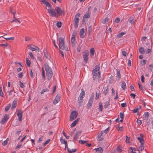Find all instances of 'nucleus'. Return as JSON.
<instances>
[{
    "instance_id": "obj_30",
    "label": "nucleus",
    "mask_w": 153,
    "mask_h": 153,
    "mask_svg": "<svg viewBox=\"0 0 153 153\" xmlns=\"http://www.w3.org/2000/svg\"><path fill=\"white\" fill-rule=\"evenodd\" d=\"M71 42L72 46H74L76 44V39H71Z\"/></svg>"
},
{
    "instance_id": "obj_62",
    "label": "nucleus",
    "mask_w": 153,
    "mask_h": 153,
    "mask_svg": "<svg viewBox=\"0 0 153 153\" xmlns=\"http://www.w3.org/2000/svg\"><path fill=\"white\" fill-rule=\"evenodd\" d=\"M23 76V73L22 72L18 74V77L19 78H22Z\"/></svg>"
},
{
    "instance_id": "obj_36",
    "label": "nucleus",
    "mask_w": 153,
    "mask_h": 153,
    "mask_svg": "<svg viewBox=\"0 0 153 153\" xmlns=\"http://www.w3.org/2000/svg\"><path fill=\"white\" fill-rule=\"evenodd\" d=\"M100 69V66L99 65H96L95 67L94 70L97 71L98 72L100 71H99Z\"/></svg>"
},
{
    "instance_id": "obj_51",
    "label": "nucleus",
    "mask_w": 153,
    "mask_h": 153,
    "mask_svg": "<svg viewBox=\"0 0 153 153\" xmlns=\"http://www.w3.org/2000/svg\"><path fill=\"white\" fill-rule=\"evenodd\" d=\"M46 6V8H47V7H48V8H51V5L48 2H47L46 4H45Z\"/></svg>"
},
{
    "instance_id": "obj_31",
    "label": "nucleus",
    "mask_w": 153,
    "mask_h": 153,
    "mask_svg": "<svg viewBox=\"0 0 153 153\" xmlns=\"http://www.w3.org/2000/svg\"><path fill=\"white\" fill-rule=\"evenodd\" d=\"M141 108V106H140L139 107H138L134 109L133 110V112L134 113H136V112H137Z\"/></svg>"
},
{
    "instance_id": "obj_63",
    "label": "nucleus",
    "mask_w": 153,
    "mask_h": 153,
    "mask_svg": "<svg viewBox=\"0 0 153 153\" xmlns=\"http://www.w3.org/2000/svg\"><path fill=\"white\" fill-rule=\"evenodd\" d=\"M56 86L55 85L53 88V91H52V95H53L54 93L56 91Z\"/></svg>"
},
{
    "instance_id": "obj_60",
    "label": "nucleus",
    "mask_w": 153,
    "mask_h": 153,
    "mask_svg": "<svg viewBox=\"0 0 153 153\" xmlns=\"http://www.w3.org/2000/svg\"><path fill=\"white\" fill-rule=\"evenodd\" d=\"M40 2L45 5L48 2L46 0H40Z\"/></svg>"
},
{
    "instance_id": "obj_40",
    "label": "nucleus",
    "mask_w": 153,
    "mask_h": 153,
    "mask_svg": "<svg viewBox=\"0 0 153 153\" xmlns=\"http://www.w3.org/2000/svg\"><path fill=\"white\" fill-rule=\"evenodd\" d=\"M103 108V106L102 105V104L101 102H100L99 103V109L100 111H102V110Z\"/></svg>"
},
{
    "instance_id": "obj_11",
    "label": "nucleus",
    "mask_w": 153,
    "mask_h": 153,
    "mask_svg": "<svg viewBox=\"0 0 153 153\" xmlns=\"http://www.w3.org/2000/svg\"><path fill=\"white\" fill-rule=\"evenodd\" d=\"M82 131L80 130L77 132L74 135V138L73 141L74 142L76 141L78 137L80 136L82 133Z\"/></svg>"
},
{
    "instance_id": "obj_24",
    "label": "nucleus",
    "mask_w": 153,
    "mask_h": 153,
    "mask_svg": "<svg viewBox=\"0 0 153 153\" xmlns=\"http://www.w3.org/2000/svg\"><path fill=\"white\" fill-rule=\"evenodd\" d=\"M104 89V90L103 91V93L105 95H106L107 94L108 91V86L105 87Z\"/></svg>"
},
{
    "instance_id": "obj_43",
    "label": "nucleus",
    "mask_w": 153,
    "mask_h": 153,
    "mask_svg": "<svg viewBox=\"0 0 153 153\" xmlns=\"http://www.w3.org/2000/svg\"><path fill=\"white\" fill-rule=\"evenodd\" d=\"M76 37V32L74 31L72 34V36L71 38H75Z\"/></svg>"
},
{
    "instance_id": "obj_47",
    "label": "nucleus",
    "mask_w": 153,
    "mask_h": 153,
    "mask_svg": "<svg viewBox=\"0 0 153 153\" xmlns=\"http://www.w3.org/2000/svg\"><path fill=\"white\" fill-rule=\"evenodd\" d=\"M42 76L44 78V79L45 78V72L44 69L42 68Z\"/></svg>"
},
{
    "instance_id": "obj_49",
    "label": "nucleus",
    "mask_w": 153,
    "mask_h": 153,
    "mask_svg": "<svg viewBox=\"0 0 153 153\" xmlns=\"http://www.w3.org/2000/svg\"><path fill=\"white\" fill-rule=\"evenodd\" d=\"M92 104L88 102L87 105V108L88 109H89L91 108V107Z\"/></svg>"
},
{
    "instance_id": "obj_16",
    "label": "nucleus",
    "mask_w": 153,
    "mask_h": 153,
    "mask_svg": "<svg viewBox=\"0 0 153 153\" xmlns=\"http://www.w3.org/2000/svg\"><path fill=\"white\" fill-rule=\"evenodd\" d=\"M85 29L84 28L81 29L80 31V35L81 38L84 37V34L85 32Z\"/></svg>"
},
{
    "instance_id": "obj_4",
    "label": "nucleus",
    "mask_w": 153,
    "mask_h": 153,
    "mask_svg": "<svg viewBox=\"0 0 153 153\" xmlns=\"http://www.w3.org/2000/svg\"><path fill=\"white\" fill-rule=\"evenodd\" d=\"M55 10L56 13V17H58L59 16L61 15H64L65 13L64 10H62L58 7H56L55 8Z\"/></svg>"
},
{
    "instance_id": "obj_61",
    "label": "nucleus",
    "mask_w": 153,
    "mask_h": 153,
    "mask_svg": "<svg viewBox=\"0 0 153 153\" xmlns=\"http://www.w3.org/2000/svg\"><path fill=\"white\" fill-rule=\"evenodd\" d=\"M62 25V23L61 22H58L56 23V26L58 27H60Z\"/></svg>"
},
{
    "instance_id": "obj_56",
    "label": "nucleus",
    "mask_w": 153,
    "mask_h": 153,
    "mask_svg": "<svg viewBox=\"0 0 153 153\" xmlns=\"http://www.w3.org/2000/svg\"><path fill=\"white\" fill-rule=\"evenodd\" d=\"M98 71H97L93 69L92 71V74L93 75H97V72Z\"/></svg>"
},
{
    "instance_id": "obj_48",
    "label": "nucleus",
    "mask_w": 153,
    "mask_h": 153,
    "mask_svg": "<svg viewBox=\"0 0 153 153\" xmlns=\"http://www.w3.org/2000/svg\"><path fill=\"white\" fill-rule=\"evenodd\" d=\"M100 93L99 92H96V97L95 99L96 100H97L99 97Z\"/></svg>"
},
{
    "instance_id": "obj_21",
    "label": "nucleus",
    "mask_w": 153,
    "mask_h": 153,
    "mask_svg": "<svg viewBox=\"0 0 153 153\" xmlns=\"http://www.w3.org/2000/svg\"><path fill=\"white\" fill-rule=\"evenodd\" d=\"M121 87L123 90H125L126 88V84L125 82L123 81L122 82L121 84Z\"/></svg>"
},
{
    "instance_id": "obj_59",
    "label": "nucleus",
    "mask_w": 153,
    "mask_h": 153,
    "mask_svg": "<svg viewBox=\"0 0 153 153\" xmlns=\"http://www.w3.org/2000/svg\"><path fill=\"white\" fill-rule=\"evenodd\" d=\"M60 141L62 144H64L65 143V142L66 143L67 142L66 140H65L64 139H62V138L60 139Z\"/></svg>"
},
{
    "instance_id": "obj_5",
    "label": "nucleus",
    "mask_w": 153,
    "mask_h": 153,
    "mask_svg": "<svg viewBox=\"0 0 153 153\" xmlns=\"http://www.w3.org/2000/svg\"><path fill=\"white\" fill-rule=\"evenodd\" d=\"M46 8L48 12L51 16L56 17V13L55 9L54 10L53 9L51 8H47L46 7Z\"/></svg>"
},
{
    "instance_id": "obj_17",
    "label": "nucleus",
    "mask_w": 153,
    "mask_h": 153,
    "mask_svg": "<svg viewBox=\"0 0 153 153\" xmlns=\"http://www.w3.org/2000/svg\"><path fill=\"white\" fill-rule=\"evenodd\" d=\"M79 118H77L76 120L74 121L71 124V127L72 128L75 126L79 122Z\"/></svg>"
},
{
    "instance_id": "obj_8",
    "label": "nucleus",
    "mask_w": 153,
    "mask_h": 153,
    "mask_svg": "<svg viewBox=\"0 0 153 153\" xmlns=\"http://www.w3.org/2000/svg\"><path fill=\"white\" fill-rule=\"evenodd\" d=\"M117 81H119L121 78V74L120 71L119 69H116V76Z\"/></svg>"
},
{
    "instance_id": "obj_18",
    "label": "nucleus",
    "mask_w": 153,
    "mask_h": 153,
    "mask_svg": "<svg viewBox=\"0 0 153 153\" xmlns=\"http://www.w3.org/2000/svg\"><path fill=\"white\" fill-rule=\"evenodd\" d=\"M143 116V119L145 120H147L149 116V113L147 112H145Z\"/></svg>"
},
{
    "instance_id": "obj_57",
    "label": "nucleus",
    "mask_w": 153,
    "mask_h": 153,
    "mask_svg": "<svg viewBox=\"0 0 153 153\" xmlns=\"http://www.w3.org/2000/svg\"><path fill=\"white\" fill-rule=\"evenodd\" d=\"M137 122L138 125L140 126L142 124V121L141 120L137 119Z\"/></svg>"
},
{
    "instance_id": "obj_25",
    "label": "nucleus",
    "mask_w": 153,
    "mask_h": 153,
    "mask_svg": "<svg viewBox=\"0 0 153 153\" xmlns=\"http://www.w3.org/2000/svg\"><path fill=\"white\" fill-rule=\"evenodd\" d=\"M95 50L93 48H91L90 50V54L91 56H93L94 55Z\"/></svg>"
},
{
    "instance_id": "obj_2",
    "label": "nucleus",
    "mask_w": 153,
    "mask_h": 153,
    "mask_svg": "<svg viewBox=\"0 0 153 153\" xmlns=\"http://www.w3.org/2000/svg\"><path fill=\"white\" fill-rule=\"evenodd\" d=\"M59 46L60 49L65 50L67 51H68L67 46H65L64 39H59Z\"/></svg>"
},
{
    "instance_id": "obj_33",
    "label": "nucleus",
    "mask_w": 153,
    "mask_h": 153,
    "mask_svg": "<svg viewBox=\"0 0 153 153\" xmlns=\"http://www.w3.org/2000/svg\"><path fill=\"white\" fill-rule=\"evenodd\" d=\"M11 107V104H8L5 108V111L7 112L8 111Z\"/></svg>"
},
{
    "instance_id": "obj_52",
    "label": "nucleus",
    "mask_w": 153,
    "mask_h": 153,
    "mask_svg": "<svg viewBox=\"0 0 153 153\" xmlns=\"http://www.w3.org/2000/svg\"><path fill=\"white\" fill-rule=\"evenodd\" d=\"M108 20V19L107 17L105 18L102 21L103 23L105 24L107 22Z\"/></svg>"
},
{
    "instance_id": "obj_45",
    "label": "nucleus",
    "mask_w": 153,
    "mask_h": 153,
    "mask_svg": "<svg viewBox=\"0 0 153 153\" xmlns=\"http://www.w3.org/2000/svg\"><path fill=\"white\" fill-rule=\"evenodd\" d=\"M8 45V43H6L5 44H0V46L3 48H5L6 47H7Z\"/></svg>"
},
{
    "instance_id": "obj_7",
    "label": "nucleus",
    "mask_w": 153,
    "mask_h": 153,
    "mask_svg": "<svg viewBox=\"0 0 153 153\" xmlns=\"http://www.w3.org/2000/svg\"><path fill=\"white\" fill-rule=\"evenodd\" d=\"M88 54L89 53L88 51L84 52L83 53V58L85 63H87L88 61Z\"/></svg>"
},
{
    "instance_id": "obj_64",
    "label": "nucleus",
    "mask_w": 153,
    "mask_h": 153,
    "mask_svg": "<svg viewBox=\"0 0 153 153\" xmlns=\"http://www.w3.org/2000/svg\"><path fill=\"white\" fill-rule=\"evenodd\" d=\"M103 139V138L102 137H97V140L98 141H101Z\"/></svg>"
},
{
    "instance_id": "obj_27",
    "label": "nucleus",
    "mask_w": 153,
    "mask_h": 153,
    "mask_svg": "<svg viewBox=\"0 0 153 153\" xmlns=\"http://www.w3.org/2000/svg\"><path fill=\"white\" fill-rule=\"evenodd\" d=\"M120 117L121 119L120 120V122H122L123 120L124 115L122 112H120Z\"/></svg>"
},
{
    "instance_id": "obj_6",
    "label": "nucleus",
    "mask_w": 153,
    "mask_h": 153,
    "mask_svg": "<svg viewBox=\"0 0 153 153\" xmlns=\"http://www.w3.org/2000/svg\"><path fill=\"white\" fill-rule=\"evenodd\" d=\"M78 115L77 112L76 111H73L71 113L70 116V121H72L75 119Z\"/></svg>"
},
{
    "instance_id": "obj_34",
    "label": "nucleus",
    "mask_w": 153,
    "mask_h": 153,
    "mask_svg": "<svg viewBox=\"0 0 153 153\" xmlns=\"http://www.w3.org/2000/svg\"><path fill=\"white\" fill-rule=\"evenodd\" d=\"M138 84L139 85V89L140 90H141L143 93L144 92L145 89L144 88V87L143 86L141 85L139 83H138Z\"/></svg>"
},
{
    "instance_id": "obj_3",
    "label": "nucleus",
    "mask_w": 153,
    "mask_h": 153,
    "mask_svg": "<svg viewBox=\"0 0 153 153\" xmlns=\"http://www.w3.org/2000/svg\"><path fill=\"white\" fill-rule=\"evenodd\" d=\"M80 17V14L77 13L75 16L74 19V26L75 28H76L78 27V23L79 22V17Z\"/></svg>"
},
{
    "instance_id": "obj_46",
    "label": "nucleus",
    "mask_w": 153,
    "mask_h": 153,
    "mask_svg": "<svg viewBox=\"0 0 153 153\" xmlns=\"http://www.w3.org/2000/svg\"><path fill=\"white\" fill-rule=\"evenodd\" d=\"M27 47L29 49L32 51H34L35 50V48L32 47L30 45H27Z\"/></svg>"
},
{
    "instance_id": "obj_39",
    "label": "nucleus",
    "mask_w": 153,
    "mask_h": 153,
    "mask_svg": "<svg viewBox=\"0 0 153 153\" xmlns=\"http://www.w3.org/2000/svg\"><path fill=\"white\" fill-rule=\"evenodd\" d=\"M44 56L47 59H49V58L48 57V55L47 53V51L45 50H44Z\"/></svg>"
},
{
    "instance_id": "obj_38",
    "label": "nucleus",
    "mask_w": 153,
    "mask_h": 153,
    "mask_svg": "<svg viewBox=\"0 0 153 153\" xmlns=\"http://www.w3.org/2000/svg\"><path fill=\"white\" fill-rule=\"evenodd\" d=\"M139 52L142 54H143L144 53V48L142 47H140L139 49Z\"/></svg>"
},
{
    "instance_id": "obj_37",
    "label": "nucleus",
    "mask_w": 153,
    "mask_h": 153,
    "mask_svg": "<svg viewBox=\"0 0 153 153\" xmlns=\"http://www.w3.org/2000/svg\"><path fill=\"white\" fill-rule=\"evenodd\" d=\"M98 75L97 76L98 81L100 82V81L101 80V77L100 76V71L98 72Z\"/></svg>"
},
{
    "instance_id": "obj_54",
    "label": "nucleus",
    "mask_w": 153,
    "mask_h": 153,
    "mask_svg": "<svg viewBox=\"0 0 153 153\" xmlns=\"http://www.w3.org/2000/svg\"><path fill=\"white\" fill-rule=\"evenodd\" d=\"M149 70L150 71V72H151L153 69V64H152L150 65L149 66Z\"/></svg>"
},
{
    "instance_id": "obj_23",
    "label": "nucleus",
    "mask_w": 153,
    "mask_h": 153,
    "mask_svg": "<svg viewBox=\"0 0 153 153\" xmlns=\"http://www.w3.org/2000/svg\"><path fill=\"white\" fill-rule=\"evenodd\" d=\"M68 152L69 153H74L76 152V149H72V150L70 149L68 147H67Z\"/></svg>"
},
{
    "instance_id": "obj_58",
    "label": "nucleus",
    "mask_w": 153,
    "mask_h": 153,
    "mask_svg": "<svg viewBox=\"0 0 153 153\" xmlns=\"http://www.w3.org/2000/svg\"><path fill=\"white\" fill-rule=\"evenodd\" d=\"M19 83H20V86L21 88H24V87L25 85L21 81L19 82Z\"/></svg>"
},
{
    "instance_id": "obj_50",
    "label": "nucleus",
    "mask_w": 153,
    "mask_h": 153,
    "mask_svg": "<svg viewBox=\"0 0 153 153\" xmlns=\"http://www.w3.org/2000/svg\"><path fill=\"white\" fill-rule=\"evenodd\" d=\"M125 34V33L124 32H121L118 34V35L117 36V37L119 38L121 37L123 35Z\"/></svg>"
},
{
    "instance_id": "obj_35",
    "label": "nucleus",
    "mask_w": 153,
    "mask_h": 153,
    "mask_svg": "<svg viewBox=\"0 0 153 153\" xmlns=\"http://www.w3.org/2000/svg\"><path fill=\"white\" fill-rule=\"evenodd\" d=\"M117 129L120 131H122L123 129V126H120L119 125H118V126L116 127Z\"/></svg>"
},
{
    "instance_id": "obj_44",
    "label": "nucleus",
    "mask_w": 153,
    "mask_h": 153,
    "mask_svg": "<svg viewBox=\"0 0 153 153\" xmlns=\"http://www.w3.org/2000/svg\"><path fill=\"white\" fill-rule=\"evenodd\" d=\"M79 142L81 144H83L84 143H86L88 142L87 141H85V140H80L79 141Z\"/></svg>"
},
{
    "instance_id": "obj_20",
    "label": "nucleus",
    "mask_w": 153,
    "mask_h": 153,
    "mask_svg": "<svg viewBox=\"0 0 153 153\" xmlns=\"http://www.w3.org/2000/svg\"><path fill=\"white\" fill-rule=\"evenodd\" d=\"M84 97L79 96L78 100V103L79 104V106H80L81 104L82 103L83 101V98Z\"/></svg>"
},
{
    "instance_id": "obj_10",
    "label": "nucleus",
    "mask_w": 153,
    "mask_h": 153,
    "mask_svg": "<svg viewBox=\"0 0 153 153\" xmlns=\"http://www.w3.org/2000/svg\"><path fill=\"white\" fill-rule=\"evenodd\" d=\"M90 17V14L89 11L87 12L86 14L84 16L83 18V22H86L87 19Z\"/></svg>"
},
{
    "instance_id": "obj_32",
    "label": "nucleus",
    "mask_w": 153,
    "mask_h": 153,
    "mask_svg": "<svg viewBox=\"0 0 153 153\" xmlns=\"http://www.w3.org/2000/svg\"><path fill=\"white\" fill-rule=\"evenodd\" d=\"M26 63L28 67L30 66L31 62L28 58L26 59Z\"/></svg>"
},
{
    "instance_id": "obj_53",
    "label": "nucleus",
    "mask_w": 153,
    "mask_h": 153,
    "mask_svg": "<svg viewBox=\"0 0 153 153\" xmlns=\"http://www.w3.org/2000/svg\"><path fill=\"white\" fill-rule=\"evenodd\" d=\"M50 140H51V139H48L45 142L43 143V145L44 146H45L50 142Z\"/></svg>"
},
{
    "instance_id": "obj_9",
    "label": "nucleus",
    "mask_w": 153,
    "mask_h": 153,
    "mask_svg": "<svg viewBox=\"0 0 153 153\" xmlns=\"http://www.w3.org/2000/svg\"><path fill=\"white\" fill-rule=\"evenodd\" d=\"M23 112L21 110H18L17 111V115L19 117V121H21L22 120V117Z\"/></svg>"
},
{
    "instance_id": "obj_42",
    "label": "nucleus",
    "mask_w": 153,
    "mask_h": 153,
    "mask_svg": "<svg viewBox=\"0 0 153 153\" xmlns=\"http://www.w3.org/2000/svg\"><path fill=\"white\" fill-rule=\"evenodd\" d=\"M109 105V103L108 102H106L104 105V107L105 108H107L108 106Z\"/></svg>"
},
{
    "instance_id": "obj_55",
    "label": "nucleus",
    "mask_w": 153,
    "mask_h": 153,
    "mask_svg": "<svg viewBox=\"0 0 153 153\" xmlns=\"http://www.w3.org/2000/svg\"><path fill=\"white\" fill-rule=\"evenodd\" d=\"M28 54L31 59H34V57L32 53L31 52H29Z\"/></svg>"
},
{
    "instance_id": "obj_13",
    "label": "nucleus",
    "mask_w": 153,
    "mask_h": 153,
    "mask_svg": "<svg viewBox=\"0 0 153 153\" xmlns=\"http://www.w3.org/2000/svg\"><path fill=\"white\" fill-rule=\"evenodd\" d=\"M60 100V96L59 95H57L56 96L55 99L53 101V104L55 105L57 104Z\"/></svg>"
},
{
    "instance_id": "obj_28",
    "label": "nucleus",
    "mask_w": 153,
    "mask_h": 153,
    "mask_svg": "<svg viewBox=\"0 0 153 153\" xmlns=\"http://www.w3.org/2000/svg\"><path fill=\"white\" fill-rule=\"evenodd\" d=\"M82 92L80 93L79 97H84L85 95V92L83 89H81Z\"/></svg>"
},
{
    "instance_id": "obj_12",
    "label": "nucleus",
    "mask_w": 153,
    "mask_h": 153,
    "mask_svg": "<svg viewBox=\"0 0 153 153\" xmlns=\"http://www.w3.org/2000/svg\"><path fill=\"white\" fill-rule=\"evenodd\" d=\"M9 119V117L7 116V114H5L2 118V120L1 121L0 123L2 124H4L6 123Z\"/></svg>"
},
{
    "instance_id": "obj_41",
    "label": "nucleus",
    "mask_w": 153,
    "mask_h": 153,
    "mask_svg": "<svg viewBox=\"0 0 153 153\" xmlns=\"http://www.w3.org/2000/svg\"><path fill=\"white\" fill-rule=\"evenodd\" d=\"M49 91V90L48 88L44 89H43L42 91L41 92V94H44V93L45 92H47Z\"/></svg>"
},
{
    "instance_id": "obj_14",
    "label": "nucleus",
    "mask_w": 153,
    "mask_h": 153,
    "mask_svg": "<svg viewBox=\"0 0 153 153\" xmlns=\"http://www.w3.org/2000/svg\"><path fill=\"white\" fill-rule=\"evenodd\" d=\"M123 148L122 146L121 145H118L116 148L117 152L119 153H121L123 151Z\"/></svg>"
},
{
    "instance_id": "obj_29",
    "label": "nucleus",
    "mask_w": 153,
    "mask_h": 153,
    "mask_svg": "<svg viewBox=\"0 0 153 153\" xmlns=\"http://www.w3.org/2000/svg\"><path fill=\"white\" fill-rule=\"evenodd\" d=\"M9 140V138H7L6 140L3 142L2 144L3 146H5L7 145V142Z\"/></svg>"
},
{
    "instance_id": "obj_1",
    "label": "nucleus",
    "mask_w": 153,
    "mask_h": 153,
    "mask_svg": "<svg viewBox=\"0 0 153 153\" xmlns=\"http://www.w3.org/2000/svg\"><path fill=\"white\" fill-rule=\"evenodd\" d=\"M44 65L46 72L47 78L48 80H50L53 76V72L51 68L47 63L45 64Z\"/></svg>"
},
{
    "instance_id": "obj_15",
    "label": "nucleus",
    "mask_w": 153,
    "mask_h": 153,
    "mask_svg": "<svg viewBox=\"0 0 153 153\" xmlns=\"http://www.w3.org/2000/svg\"><path fill=\"white\" fill-rule=\"evenodd\" d=\"M140 135L141 136V137H138L137 139L139 140V141L141 145H143L144 140L143 137V136L141 134H140Z\"/></svg>"
},
{
    "instance_id": "obj_22",
    "label": "nucleus",
    "mask_w": 153,
    "mask_h": 153,
    "mask_svg": "<svg viewBox=\"0 0 153 153\" xmlns=\"http://www.w3.org/2000/svg\"><path fill=\"white\" fill-rule=\"evenodd\" d=\"M94 150H96L98 152H100V153H102L103 150V149L101 147L96 148Z\"/></svg>"
},
{
    "instance_id": "obj_19",
    "label": "nucleus",
    "mask_w": 153,
    "mask_h": 153,
    "mask_svg": "<svg viewBox=\"0 0 153 153\" xmlns=\"http://www.w3.org/2000/svg\"><path fill=\"white\" fill-rule=\"evenodd\" d=\"M17 103V100H15L13 101L12 103V107L11 108V109L13 110L14 108H16V106Z\"/></svg>"
},
{
    "instance_id": "obj_26",
    "label": "nucleus",
    "mask_w": 153,
    "mask_h": 153,
    "mask_svg": "<svg viewBox=\"0 0 153 153\" xmlns=\"http://www.w3.org/2000/svg\"><path fill=\"white\" fill-rule=\"evenodd\" d=\"M94 96L92 95V94L91 95V97L90 98V100H89L88 102L90 103L91 104H92L93 102V100L94 99Z\"/></svg>"
}]
</instances>
